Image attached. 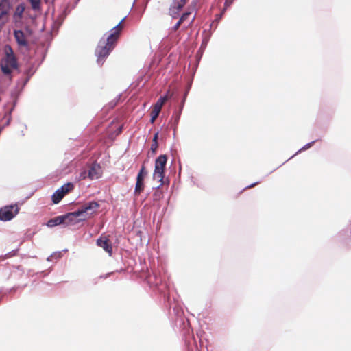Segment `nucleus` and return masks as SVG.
Here are the masks:
<instances>
[{"label":"nucleus","instance_id":"obj_1","mask_svg":"<svg viewBox=\"0 0 351 351\" xmlns=\"http://www.w3.org/2000/svg\"><path fill=\"white\" fill-rule=\"evenodd\" d=\"M125 19L124 17L116 26L110 30V33L106 38H101L98 43L95 49V56H97V63L99 66H102L106 59L114 49L115 44L119 37L121 29V24Z\"/></svg>","mask_w":351,"mask_h":351},{"label":"nucleus","instance_id":"obj_2","mask_svg":"<svg viewBox=\"0 0 351 351\" xmlns=\"http://www.w3.org/2000/svg\"><path fill=\"white\" fill-rule=\"evenodd\" d=\"M14 36L20 50L28 51L30 49V38L33 34L31 24H25L23 27H15Z\"/></svg>","mask_w":351,"mask_h":351},{"label":"nucleus","instance_id":"obj_3","mask_svg":"<svg viewBox=\"0 0 351 351\" xmlns=\"http://www.w3.org/2000/svg\"><path fill=\"white\" fill-rule=\"evenodd\" d=\"M13 22L15 27H23L25 24H33L36 21V16H33L25 11L24 3L19 4L13 14Z\"/></svg>","mask_w":351,"mask_h":351},{"label":"nucleus","instance_id":"obj_4","mask_svg":"<svg viewBox=\"0 0 351 351\" xmlns=\"http://www.w3.org/2000/svg\"><path fill=\"white\" fill-rule=\"evenodd\" d=\"M167 158L166 155H160L156 159L153 178L154 180H157L160 182L157 188H159L163 184L164 169L167 164Z\"/></svg>","mask_w":351,"mask_h":351},{"label":"nucleus","instance_id":"obj_5","mask_svg":"<svg viewBox=\"0 0 351 351\" xmlns=\"http://www.w3.org/2000/svg\"><path fill=\"white\" fill-rule=\"evenodd\" d=\"M99 207V204L97 202L91 201L82 205L76 210L75 214L77 215H81L82 218H80L79 221H84L86 218L90 217L95 213Z\"/></svg>","mask_w":351,"mask_h":351},{"label":"nucleus","instance_id":"obj_6","mask_svg":"<svg viewBox=\"0 0 351 351\" xmlns=\"http://www.w3.org/2000/svg\"><path fill=\"white\" fill-rule=\"evenodd\" d=\"M18 211V207L12 205L1 208L0 209V221H8L11 220L14 218Z\"/></svg>","mask_w":351,"mask_h":351},{"label":"nucleus","instance_id":"obj_7","mask_svg":"<svg viewBox=\"0 0 351 351\" xmlns=\"http://www.w3.org/2000/svg\"><path fill=\"white\" fill-rule=\"evenodd\" d=\"M167 99L168 98H167V95L160 97L158 99L156 103L154 104V108L151 112L150 122L152 123H153L155 121V120L156 119V118L158 117V115L161 111L162 107L163 104H165V102L167 100Z\"/></svg>","mask_w":351,"mask_h":351},{"label":"nucleus","instance_id":"obj_8","mask_svg":"<svg viewBox=\"0 0 351 351\" xmlns=\"http://www.w3.org/2000/svg\"><path fill=\"white\" fill-rule=\"evenodd\" d=\"M187 0H173L170 8L169 14L173 18H177L179 16L180 11L183 8Z\"/></svg>","mask_w":351,"mask_h":351},{"label":"nucleus","instance_id":"obj_9","mask_svg":"<svg viewBox=\"0 0 351 351\" xmlns=\"http://www.w3.org/2000/svg\"><path fill=\"white\" fill-rule=\"evenodd\" d=\"M147 174V172L145 171V167L143 166L140 170V171L138 173L137 178H136V183L134 189V193L136 195L140 194V193L144 189V177Z\"/></svg>","mask_w":351,"mask_h":351},{"label":"nucleus","instance_id":"obj_10","mask_svg":"<svg viewBox=\"0 0 351 351\" xmlns=\"http://www.w3.org/2000/svg\"><path fill=\"white\" fill-rule=\"evenodd\" d=\"M102 175L101 167L99 164L94 162L90 167L88 171V177L90 180L99 178Z\"/></svg>","mask_w":351,"mask_h":351},{"label":"nucleus","instance_id":"obj_11","mask_svg":"<svg viewBox=\"0 0 351 351\" xmlns=\"http://www.w3.org/2000/svg\"><path fill=\"white\" fill-rule=\"evenodd\" d=\"M9 10V3L6 0H0V26L6 22V16Z\"/></svg>","mask_w":351,"mask_h":351},{"label":"nucleus","instance_id":"obj_12","mask_svg":"<svg viewBox=\"0 0 351 351\" xmlns=\"http://www.w3.org/2000/svg\"><path fill=\"white\" fill-rule=\"evenodd\" d=\"M97 245L103 248L110 256L112 255V247L109 239L106 237H100L97 240Z\"/></svg>","mask_w":351,"mask_h":351},{"label":"nucleus","instance_id":"obj_13","mask_svg":"<svg viewBox=\"0 0 351 351\" xmlns=\"http://www.w3.org/2000/svg\"><path fill=\"white\" fill-rule=\"evenodd\" d=\"M70 215H63L52 218L47 221V226L49 228H53L58 225H64V223H65V219Z\"/></svg>","mask_w":351,"mask_h":351},{"label":"nucleus","instance_id":"obj_14","mask_svg":"<svg viewBox=\"0 0 351 351\" xmlns=\"http://www.w3.org/2000/svg\"><path fill=\"white\" fill-rule=\"evenodd\" d=\"M9 50L10 53L6 52V56L5 57V59L3 60V62L2 63H4L5 64L10 65L12 68H16L17 67V62L15 58V57L13 55V52L12 49L10 47Z\"/></svg>","mask_w":351,"mask_h":351},{"label":"nucleus","instance_id":"obj_15","mask_svg":"<svg viewBox=\"0 0 351 351\" xmlns=\"http://www.w3.org/2000/svg\"><path fill=\"white\" fill-rule=\"evenodd\" d=\"M196 6V1L195 0H193L190 5V7L188 8V10L185 12L180 18V20L184 23L186 21H189V18L190 17L192 12L195 10Z\"/></svg>","mask_w":351,"mask_h":351},{"label":"nucleus","instance_id":"obj_16","mask_svg":"<svg viewBox=\"0 0 351 351\" xmlns=\"http://www.w3.org/2000/svg\"><path fill=\"white\" fill-rule=\"evenodd\" d=\"M76 210L74 212L68 213L66 215H71L69 217H68L66 219H65V223H64V226H69L70 224H75L77 221H75V218L81 217V215H77L75 214Z\"/></svg>","mask_w":351,"mask_h":351},{"label":"nucleus","instance_id":"obj_17","mask_svg":"<svg viewBox=\"0 0 351 351\" xmlns=\"http://www.w3.org/2000/svg\"><path fill=\"white\" fill-rule=\"evenodd\" d=\"M64 195H65L63 194L61 190L58 189L53 193V194L51 196L52 202L54 204H58L62 200Z\"/></svg>","mask_w":351,"mask_h":351},{"label":"nucleus","instance_id":"obj_18","mask_svg":"<svg viewBox=\"0 0 351 351\" xmlns=\"http://www.w3.org/2000/svg\"><path fill=\"white\" fill-rule=\"evenodd\" d=\"M73 184L71 182H68L62 185L59 189L63 193V194L66 195L69 191L73 189Z\"/></svg>","mask_w":351,"mask_h":351},{"label":"nucleus","instance_id":"obj_19","mask_svg":"<svg viewBox=\"0 0 351 351\" xmlns=\"http://www.w3.org/2000/svg\"><path fill=\"white\" fill-rule=\"evenodd\" d=\"M35 71H36V69H34V67H30L25 71V74L27 75V77L25 78V80L23 82V86H25V84L28 82L30 77L34 75Z\"/></svg>","mask_w":351,"mask_h":351},{"label":"nucleus","instance_id":"obj_20","mask_svg":"<svg viewBox=\"0 0 351 351\" xmlns=\"http://www.w3.org/2000/svg\"><path fill=\"white\" fill-rule=\"evenodd\" d=\"M32 5V8L35 10H40V0H28Z\"/></svg>","mask_w":351,"mask_h":351},{"label":"nucleus","instance_id":"obj_21","mask_svg":"<svg viewBox=\"0 0 351 351\" xmlns=\"http://www.w3.org/2000/svg\"><path fill=\"white\" fill-rule=\"evenodd\" d=\"M1 71L5 75H9L11 73L12 67L10 65L5 64L4 63H1Z\"/></svg>","mask_w":351,"mask_h":351},{"label":"nucleus","instance_id":"obj_22","mask_svg":"<svg viewBox=\"0 0 351 351\" xmlns=\"http://www.w3.org/2000/svg\"><path fill=\"white\" fill-rule=\"evenodd\" d=\"M315 141H311V142H310V143H308L306 144V145H305L304 146H303L300 149H299V150L296 152V154H295V155L298 154L299 152H302V151H304V150H306V149H307L310 148V147H311V146L315 143Z\"/></svg>","mask_w":351,"mask_h":351},{"label":"nucleus","instance_id":"obj_23","mask_svg":"<svg viewBox=\"0 0 351 351\" xmlns=\"http://www.w3.org/2000/svg\"><path fill=\"white\" fill-rule=\"evenodd\" d=\"M11 113H12V110H10L9 111H8L5 113V117L7 118V121H6L5 125H9L10 120H11Z\"/></svg>","mask_w":351,"mask_h":351},{"label":"nucleus","instance_id":"obj_24","mask_svg":"<svg viewBox=\"0 0 351 351\" xmlns=\"http://www.w3.org/2000/svg\"><path fill=\"white\" fill-rule=\"evenodd\" d=\"M182 23H183L179 19V21L174 25V26L172 27L171 31L176 32Z\"/></svg>","mask_w":351,"mask_h":351},{"label":"nucleus","instance_id":"obj_25","mask_svg":"<svg viewBox=\"0 0 351 351\" xmlns=\"http://www.w3.org/2000/svg\"><path fill=\"white\" fill-rule=\"evenodd\" d=\"M234 1V0H226L225 3H224L225 8L223 9H225V10H226L227 8H228L229 6H230L232 5V3H233Z\"/></svg>","mask_w":351,"mask_h":351},{"label":"nucleus","instance_id":"obj_26","mask_svg":"<svg viewBox=\"0 0 351 351\" xmlns=\"http://www.w3.org/2000/svg\"><path fill=\"white\" fill-rule=\"evenodd\" d=\"M158 143H152V145H151V150L152 151V152H155L158 148Z\"/></svg>","mask_w":351,"mask_h":351},{"label":"nucleus","instance_id":"obj_27","mask_svg":"<svg viewBox=\"0 0 351 351\" xmlns=\"http://www.w3.org/2000/svg\"><path fill=\"white\" fill-rule=\"evenodd\" d=\"M225 11H226L225 9H223L221 14L217 15L216 21H219L221 19Z\"/></svg>","mask_w":351,"mask_h":351},{"label":"nucleus","instance_id":"obj_28","mask_svg":"<svg viewBox=\"0 0 351 351\" xmlns=\"http://www.w3.org/2000/svg\"><path fill=\"white\" fill-rule=\"evenodd\" d=\"M158 133H156L153 137V143H158L157 142V140H158Z\"/></svg>","mask_w":351,"mask_h":351},{"label":"nucleus","instance_id":"obj_29","mask_svg":"<svg viewBox=\"0 0 351 351\" xmlns=\"http://www.w3.org/2000/svg\"><path fill=\"white\" fill-rule=\"evenodd\" d=\"M80 177L82 178V179H85L86 178V171H84V172H82L81 173V176Z\"/></svg>","mask_w":351,"mask_h":351},{"label":"nucleus","instance_id":"obj_30","mask_svg":"<svg viewBox=\"0 0 351 351\" xmlns=\"http://www.w3.org/2000/svg\"><path fill=\"white\" fill-rule=\"evenodd\" d=\"M195 16H193L191 21H189L188 25L186 26V28L188 27L194 21Z\"/></svg>","mask_w":351,"mask_h":351},{"label":"nucleus","instance_id":"obj_31","mask_svg":"<svg viewBox=\"0 0 351 351\" xmlns=\"http://www.w3.org/2000/svg\"><path fill=\"white\" fill-rule=\"evenodd\" d=\"M181 108H182V107ZM181 111H182V109H180V111L179 114H178V116H177V117H176V123H178V121H179V119H180V113H181Z\"/></svg>","mask_w":351,"mask_h":351},{"label":"nucleus","instance_id":"obj_32","mask_svg":"<svg viewBox=\"0 0 351 351\" xmlns=\"http://www.w3.org/2000/svg\"><path fill=\"white\" fill-rule=\"evenodd\" d=\"M258 183V182H254V183H253V184H250V185L247 186L246 188H252V187H253V186H256Z\"/></svg>","mask_w":351,"mask_h":351},{"label":"nucleus","instance_id":"obj_33","mask_svg":"<svg viewBox=\"0 0 351 351\" xmlns=\"http://www.w3.org/2000/svg\"><path fill=\"white\" fill-rule=\"evenodd\" d=\"M65 16H66V14L62 15V19H61V21H60V23H59V25H60L62 24V21H63L64 18L65 17Z\"/></svg>","mask_w":351,"mask_h":351},{"label":"nucleus","instance_id":"obj_34","mask_svg":"<svg viewBox=\"0 0 351 351\" xmlns=\"http://www.w3.org/2000/svg\"><path fill=\"white\" fill-rule=\"evenodd\" d=\"M185 95H186V94H185ZM184 97H186V96H184ZM184 101H185V98H184V99H183V101H182V105L184 104Z\"/></svg>","mask_w":351,"mask_h":351},{"label":"nucleus","instance_id":"obj_35","mask_svg":"<svg viewBox=\"0 0 351 351\" xmlns=\"http://www.w3.org/2000/svg\"><path fill=\"white\" fill-rule=\"evenodd\" d=\"M53 256L51 255L50 257H48L47 258V261H50L51 260V257H52Z\"/></svg>","mask_w":351,"mask_h":351},{"label":"nucleus","instance_id":"obj_36","mask_svg":"<svg viewBox=\"0 0 351 351\" xmlns=\"http://www.w3.org/2000/svg\"><path fill=\"white\" fill-rule=\"evenodd\" d=\"M154 195L156 197H158V195L157 194V193H155Z\"/></svg>","mask_w":351,"mask_h":351},{"label":"nucleus","instance_id":"obj_37","mask_svg":"<svg viewBox=\"0 0 351 351\" xmlns=\"http://www.w3.org/2000/svg\"><path fill=\"white\" fill-rule=\"evenodd\" d=\"M154 195L156 197H158V195L157 194V193H155Z\"/></svg>","mask_w":351,"mask_h":351},{"label":"nucleus","instance_id":"obj_38","mask_svg":"<svg viewBox=\"0 0 351 351\" xmlns=\"http://www.w3.org/2000/svg\"><path fill=\"white\" fill-rule=\"evenodd\" d=\"M11 254V252L10 253H8V254L6 255L8 257L10 256L11 255H10Z\"/></svg>","mask_w":351,"mask_h":351},{"label":"nucleus","instance_id":"obj_39","mask_svg":"<svg viewBox=\"0 0 351 351\" xmlns=\"http://www.w3.org/2000/svg\"><path fill=\"white\" fill-rule=\"evenodd\" d=\"M206 43H207V41H204L203 42V44H204L205 45H206Z\"/></svg>","mask_w":351,"mask_h":351}]
</instances>
